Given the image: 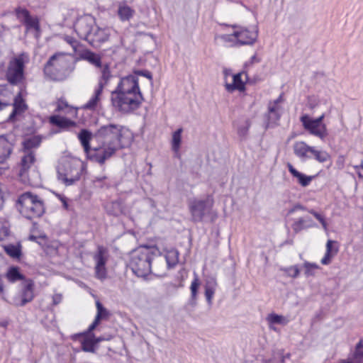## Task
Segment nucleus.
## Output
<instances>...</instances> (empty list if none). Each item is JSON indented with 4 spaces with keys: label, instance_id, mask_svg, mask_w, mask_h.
Returning <instances> with one entry per match:
<instances>
[{
    "label": "nucleus",
    "instance_id": "1",
    "mask_svg": "<svg viewBox=\"0 0 363 363\" xmlns=\"http://www.w3.org/2000/svg\"><path fill=\"white\" fill-rule=\"evenodd\" d=\"M133 138L131 131L125 126L114 123L101 125L94 133V139L99 143L100 151V156H95L98 163L104 164L118 150L128 147Z\"/></svg>",
    "mask_w": 363,
    "mask_h": 363
},
{
    "label": "nucleus",
    "instance_id": "2",
    "mask_svg": "<svg viewBox=\"0 0 363 363\" xmlns=\"http://www.w3.org/2000/svg\"><path fill=\"white\" fill-rule=\"evenodd\" d=\"M111 94L113 106L123 113L137 110L145 100L139 86L138 77L131 74L122 77Z\"/></svg>",
    "mask_w": 363,
    "mask_h": 363
},
{
    "label": "nucleus",
    "instance_id": "3",
    "mask_svg": "<svg viewBox=\"0 0 363 363\" xmlns=\"http://www.w3.org/2000/svg\"><path fill=\"white\" fill-rule=\"evenodd\" d=\"M156 257L155 249L147 245H142L131 252L128 266L133 273L138 277H146L150 274L156 277H164L165 269L160 272L152 263Z\"/></svg>",
    "mask_w": 363,
    "mask_h": 363
},
{
    "label": "nucleus",
    "instance_id": "4",
    "mask_svg": "<svg viewBox=\"0 0 363 363\" xmlns=\"http://www.w3.org/2000/svg\"><path fill=\"white\" fill-rule=\"evenodd\" d=\"M75 68L72 56L63 52L52 55L45 64L43 74L45 79L60 82L66 79Z\"/></svg>",
    "mask_w": 363,
    "mask_h": 363
},
{
    "label": "nucleus",
    "instance_id": "5",
    "mask_svg": "<svg viewBox=\"0 0 363 363\" xmlns=\"http://www.w3.org/2000/svg\"><path fill=\"white\" fill-rule=\"evenodd\" d=\"M16 205L21 214L28 220L40 218L45 211L43 201L30 191L21 194Z\"/></svg>",
    "mask_w": 363,
    "mask_h": 363
},
{
    "label": "nucleus",
    "instance_id": "6",
    "mask_svg": "<svg viewBox=\"0 0 363 363\" xmlns=\"http://www.w3.org/2000/svg\"><path fill=\"white\" fill-rule=\"evenodd\" d=\"M82 170L79 161L64 160L57 167V179L67 186L73 185L79 180Z\"/></svg>",
    "mask_w": 363,
    "mask_h": 363
},
{
    "label": "nucleus",
    "instance_id": "7",
    "mask_svg": "<svg viewBox=\"0 0 363 363\" xmlns=\"http://www.w3.org/2000/svg\"><path fill=\"white\" fill-rule=\"evenodd\" d=\"M213 199L212 196L207 195L205 199L194 198L188 201V208L193 223H202L212 212Z\"/></svg>",
    "mask_w": 363,
    "mask_h": 363
},
{
    "label": "nucleus",
    "instance_id": "8",
    "mask_svg": "<svg viewBox=\"0 0 363 363\" xmlns=\"http://www.w3.org/2000/svg\"><path fill=\"white\" fill-rule=\"evenodd\" d=\"M24 53L14 57L10 61L6 72V79L9 85L16 86L21 84L25 78Z\"/></svg>",
    "mask_w": 363,
    "mask_h": 363
},
{
    "label": "nucleus",
    "instance_id": "9",
    "mask_svg": "<svg viewBox=\"0 0 363 363\" xmlns=\"http://www.w3.org/2000/svg\"><path fill=\"white\" fill-rule=\"evenodd\" d=\"M14 14L16 18L25 26L26 32L33 30L36 38L40 35V23L37 16H33L26 8L21 6H17L14 9Z\"/></svg>",
    "mask_w": 363,
    "mask_h": 363
},
{
    "label": "nucleus",
    "instance_id": "10",
    "mask_svg": "<svg viewBox=\"0 0 363 363\" xmlns=\"http://www.w3.org/2000/svg\"><path fill=\"white\" fill-rule=\"evenodd\" d=\"M77 138L81 143V145L84 148L87 158L90 161L98 162V159L95 158V156H100L99 146L91 148L90 145L91 140H95L94 133H92L88 129L83 128L79 132Z\"/></svg>",
    "mask_w": 363,
    "mask_h": 363
},
{
    "label": "nucleus",
    "instance_id": "11",
    "mask_svg": "<svg viewBox=\"0 0 363 363\" xmlns=\"http://www.w3.org/2000/svg\"><path fill=\"white\" fill-rule=\"evenodd\" d=\"M95 261V277L100 279L104 280L107 277V271L106 264L108 259V250L103 245H98L97 251L93 257Z\"/></svg>",
    "mask_w": 363,
    "mask_h": 363
},
{
    "label": "nucleus",
    "instance_id": "12",
    "mask_svg": "<svg viewBox=\"0 0 363 363\" xmlns=\"http://www.w3.org/2000/svg\"><path fill=\"white\" fill-rule=\"evenodd\" d=\"M300 121L303 128L311 135L316 136L324 140L328 136V130L326 125H320L313 118L308 114H303L300 117Z\"/></svg>",
    "mask_w": 363,
    "mask_h": 363
},
{
    "label": "nucleus",
    "instance_id": "13",
    "mask_svg": "<svg viewBox=\"0 0 363 363\" xmlns=\"http://www.w3.org/2000/svg\"><path fill=\"white\" fill-rule=\"evenodd\" d=\"M95 24V18L90 14H85L77 18L74 29L81 39L86 40Z\"/></svg>",
    "mask_w": 363,
    "mask_h": 363
},
{
    "label": "nucleus",
    "instance_id": "14",
    "mask_svg": "<svg viewBox=\"0 0 363 363\" xmlns=\"http://www.w3.org/2000/svg\"><path fill=\"white\" fill-rule=\"evenodd\" d=\"M109 36L110 33L108 28H100L96 23L86 39V41L92 47L97 48H99L102 43L106 42Z\"/></svg>",
    "mask_w": 363,
    "mask_h": 363
},
{
    "label": "nucleus",
    "instance_id": "15",
    "mask_svg": "<svg viewBox=\"0 0 363 363\" xmlns=\"http://www.w3.org/2000/svg\"><path fill=\"white\" fill-rule=\"evenodd\" d=\"M34 282L31 279H26L19 297H14L13 303L16 307H22L30 303L34 298Z\"/></svg>",
    "mask_w": 363,
    "mask_h": 363
},
{
    "label": "nucleus",
    "instance_id": "16",
    "mask_svg": "<svg viewBox=\"0 0 363 363\" xmlns=\"http://www.w3.org/2000/svg\"><path fill=\"white\" fill-rule=\"evenodd\" d=\"M233 35L236 39V45H253L257 40L258 30L255 27L252 30L241 28L239 30L234 31Z\"/></svg>",
    "mask_w": 363,
    "mask_h": 363
},
{
    "label": "nucleus",
    "instance_id": "17",
    "mask_svg": "<svg viewBox=\"0 0 363 363\" xmlns=\"http://www.w3.org/2000/svg\"><path fill=\"white\" fill-rule=\"evenodd\" d=\"M249 80L247 71H242L233 74V82H225V88L229 93H233L235 91L242 92L246 89V83Z\"/></svg>",
    "mask_w": 363,
    "mask_h": 363
},
{
    "label": "nucleus",
    "instance_id": "18",
    "mask_svg": "<svg viewBox=\"0 0 363 363\" xmlns=\"http://www.w3.org/2000/svg\"><path fill=\"white\" fill-rule=\"evenodd\" d=\"M13 106V111L10 113L8 121L14 122L18 115L23 113L28 110V106L23 99L21 91H19L14 97Z\"/></svg>",
    "mask_w": 363,
    "mask_h": 363
},
{
    "label": "nucleus",
    "instance_id": "19",
    "mask_svg": "<svg viewBox=\"0 0 363 363\" xmlns=\"http://www.w3.org/2000/svg\"><path fill=\"white\" fill-rule=\"evenodd\" d=\"M280 117L281 115L279 113V107L275 105H272L270 103L268 106V112L264 115L265 129L277 126Z\"/></svg>",
    "mask_w": 363,
    "mask_h": 363
},
{
    "label": "nucleus",
    "instance_id": "20",
    "mask_svg": "<svg viewBox=\"0 0 363 363\" xmlns=\"http://www.w3.org/2000/svg\"><path fill=\"white\" fill-rule=\"evenodd\" d=\"M311 148L312 146L303 141H296L293 145L294 155L302 161L312 159V155H310Z\"/></svg>",
    "mask_w": 363,
    "mask_h": 363
},
{
    "label": "nucleus",
    "instance_id": "21",
    "mask_svg": "<svg viewBox=\"0 0 363 363\" xmlns=\"http://www.w3.org/2000/svg\"><path fill=\"white\" fill-rule=\"evenodd\" d=\"M13 144L6 135H0V164L4 163L13 151Z\"/></svg>",
    "mask_w": 363,
    "mask_h": 363
},
{
    "label": "nucleus",
    "instance_id": "22",
    "mask_svg": "<svg viewBox=\"0 0 363 363\" xmlns=\"http://www.w3.org/2000/svg\"><path fill=\"white\" fill-rule=\"evenodd\" d=\"M316 225L311 216H306L296 219L291 225L294 234H298L301 231L313 228Z\"/></svg>",
    "mask_w": 363,
    "mask_h": 363
},
{
    "label": "nucleus",
    "instance_id": "23",
    "mask_svg": "<svg viewBox=\"0 0 363 363\" xmlns=\"http://www.w3.org/2000/svg\"><path fill=\"white\" fill-rule=\"evenodd\" d=\"M50 124L58 127L62 130H67L69 128L75 127L77 123L67 117L60 115H52L49 118Z\"/></svg>",
    "mask_w": 363,
    "mask_h": 363
},
{
    "label": "nucleus",
    "instance_id": "24",
    "mask_svg": "<svg viewBox=\"0 0 363 363\" xmlns=\"http://www.w3.org/2000/svg\"><path fill=\"white\" fill-rule=\"evenodd\" d=\"M104 88V83L101 82L98 83L97 87L94 90V93L91 99L83 106V108L89 111H94L101 99V96Z\"/></svg>",
    "mask_w": 363,
    "mask_h": 363
},
{
    "label": "nucleus",
    "instance_id": "25",
    "mask_svg": "<svg viewBox=\"0 0 363 363\" xmlns=\"http://www.w3.org/2000/svg\"><path fill=\"white\" fill-rule=\"evenodd\" d=\"M43 137L35 135L25 138L22 142V150L23 152H33V149L38 148L42 143Z\"/></svg>",
    "mask_w": 363,
    "mask_h": 363
},
{
    "label": "nucleus",
    "instance_id": "26",
    "mask_svg": "<svg viewBox=\"0 0 363 363\" xmlns=\"http://www.w3.org/2000/svg\"><path fill=\"white\" fill-rule=\"evenodd\" d=\"M287 167L291 174L296 178L298 184L303 187L308 186L314 178V176H308L300 172L290 163H288Z\"/></svg>",
    "mask_w": 363,
    "mask_h": 363
},
{
    "label": "nucleus",
    "instance_id": "27",
    "mask_svg": "<svg viewBox=\"0 0 363 363\" xmlns=\"http://www.w3.org/2000/svg\"><path fill=\"white\" fill-rule=\"evenodd\" d=\"M79 341L81 344V350L85 352H96L98 347H96L91 335L84 334L80 335V337L77 340Z\"/></svg>",
    "mask_w": 363,
    "mask_h": 363
},
{
    "label": "nucleus",
    "instance_id": "28",
    "mask_svg": "<svg viewBox=\"0 0 363 363\" xmlns=\"http://www.w3.org/2000/svg\"><path fill=\"white\" fill-rule=\"evenodd\" d=\"M340 363H363V340L356 344L352 357L341 359Z\"/></svg>",
    "mask_w": 363,
    "mask_h": 363
},
{
    "label": "nucleus",
    "instance_id": "29",
    "mask_svg": "<svg viewBox=\"0 0 363 363\" xmlns=\"http://www.w3.org/2000/svg\"><path fill=\"white\" fill-rule=\"evenodd\" d=\"M82 60L89 62L90 64L94 65L98 68L102 67L101 57L100 55L92 52L89 50H85L79 55Z\"/></svg>",
    "mask_w": 363,
    "mask_h": 363
},
{
    "label": "nucleus",
    "instance_id": "30",
    "mask_svg": "<svg viewBox=\"0 0 363 363\" xmlns=\"http://www.w3.org/2000/svg\"><path fill=\"white\" fill-rule=\"evenodd\" d=\"M24 153L25 155L22 157L21 160V176H24L31 165L35 162V155L34 152Z\"/></svg>",
    "mask_w": 363,
    "mask_h": 363
},
{
    "label": "nucleus",
    "instance_id": "31",
    "mask_svg": "<svg viewBox=\"0 0 363 363\" xmlns=\"http://www.w3.org/2000/svg\"><path fill=\"white\" fill-rule=\"evenodd\" d=\"M5 252L11 258L19 259L22 256V245L20 242L4 246Z\"/></svg>",
    "mask_w": 363,
    "mask_h": 363
},
{
    "label": "nucleus",
    "instance_id": "32",
    "mask_svg": "<svg viewBox=\"0 0 363 363\" xmlns=\"http://www.w3.org/2000/svg\"><path fill=\"white\" fill-rule=\"evenodd\" d=\"M5 276L8 281L11 283L20 280H26L25 276L20 272V268L17 266L9 267Z\"/></svg>",
    "mask_w": 363,
    "mask_h": 363
},
{
    "label": "nucleus",
    "instance_id": "33",
    "mask_svg": "<svg viewBox=\"0 0 363 363\" xmlns=\"http://www.w3.org/2000/svg\"><path fill=\"white\" fill-rule=\"evenodd\" d=\"M179 255V251L176 249H172L167 252L164 256V261L167 269H173L177 264Z\"/></svg>",
    "mask_w": 363,
    "mask_h": 363
},
{
    "label": "nucleus",
    "instance_id": "34",
    "mask_svg": "<svg viewBox=\"0 0 363 363\" xmlns=\"http://www.w3.org/2000/svg\"><path fill=\"white\" fill-rule=\"evenodd\" d=\"M106 209L108 214L116 217L123 213L122 203L118 200L113 201L111 203H107Z\"/></svg>",
    "mask_w": 363,
    "mask_h": 363
},
{
    "label": "nucleus",
    "instance_id": "35",
    "mask_svg": "<svg viewBox=\"0 0 363 363\" xmlns=\"http://www.w3.org/2000/svg\"><path fill=\"white\" fill-rule=\"evenodd\" d=\"M251 125L252 121L250 119L247 118L242 123H240L238 125L237 133L240 140H243L247 138Z\"/></svg>",
    "mask_w": 363,
    "mask_h": 363
},
{
    "label": "nucleus",
    "instance_id": "36",
    "mask_svg": "<svg viewBox=\"0 0 363 363\" xmlns=\"http://www.w3.org/2000/svg\"><path fill=\"white\" fill-rule=\"evenodd\" d=\"M310 155L312 158L315 159L320 163H323L330 160V155L325 150H316L315 147L312 146Z\"/></svg>",
    "mask_w": 363,
    "mask_h": 363
},
{
    "label": "nucleus",
    "instance_id": "37",
    "mask_svg": "<svg viewBox=\"0 0 363 363\" xmlns=\"http://www.w3.org/2000/svg\"><path fill=\"white\" fill-rule=\"evenodd\" d=\"M201 282L198 278V276L195 274V277L191 281V286H190V291H191V297H190V303L191 305L196 304V301L197 299V295L199 292V289L200 286Z\"/></svg>",
    "mask_w": 363,
    "mask_h": 363
},
{
    "label": "nucleus",
    "instance_id": "38",
    "mask_svg": "<svg viewBox=\"0 0 363 363\" xmlns=\"http://www.w3.org/2000/svg\"><path fill=\"white\" fill-rule=\"evenodd\" d=\"M134 11L128 6H120L118 15L123 21H129L133 16Z\"/></svg>",
    "mask_w": 363,
    "mask_h": 363
},
{
    "label": "nucleus",
    "instance_id": "39",
    "mask_svg": "<svg viewBox=\"0 0 363 363\" xmlns=\"http://www.w3.org/2000/svg\"><path fill=\"white\" fill-rule=\"evenodd\" d=\"M182 128H178L176 130L173 134H172V150L174 152H177L181 146L182 143Z\"/></svg>",
    "mask_w": 363,
    "mask_h": 363
},
{
    "label": "nucleus",
    "instance_id": "40",
    "mask_svg": "<svg viewBox=\"0 0 363 363\" xmlns=\"http://www.w3.org/2000/svg\"><path fill=\"white\" fill-rule=\"evenodd\" d=\"M267 320L271 324L286 325L288 321L286 318L277 313H270L267 316Z\"/></svg>",
    "mask_w": 363,
    "mask_h": 363
},
{
    "label": "nucleus",
    "instance_id": "41",
    "mask_svg": "<svg viewBox=\"0 0 363 363\" xmlns=\"http://www.w3.org/2000/svg\"><path fill=\"white\" fill-rule=\"evenodd\" d=\"M107 179L108 178L106 175L96 176L92 179V184L95 187L107 189L109 187Z\"/></svg>",
    "mask_w": 363,
    "mask_h": 363
},
{
    "label": "nucleus",
    "instance_id": "42",
    "mask_svg": "<svg viewBox=\"0 0 363 363\" xmlns=\"http://www.w3.org/2000/svg\"><path fill=\"white\" fill-rule=\"evenodd\" d=\"M281 270L284 272L288 277L293 279L297 278L300 274V269L297 264L282 268Z\"/></svg>",
    "mask_w": 363,
    "mask_h": 363
},
{
    "label": "nucleus",
    "instance_id": "43",
    "mask_svg": "<svg viewBox=\"0 0 363 363\" xmlns=\"http://www.w3.org/2000/svg\"><path fill=\"white\" fill-rule=\"evenodd\" d=\"M303 267L305 268L304 274L306 277L314 276V270L319 269V266L317 264L311 263L308 261H305Z\"/></svg>",
    "mask_w": 363,
    "mask_h": 363
},
{
    "label": "nucleus",
    "instance_id": "44",
    "mask_svg": "<svg viewBox=\"0 0 363 363\" xmlns=\"http://www.w3.org/2000/svg\"><path fill=\"white\" fill-rule=\"evenodd\" d=\"M98 325H99V324L96 323V321H93L92 323L89 326V328H87L86 330L72 335L71 336V339L73 341H77L80 337V335H84V334L91 335V333H94L93 331L96 328V327Z\"/></svg>",
    "mask_w": 363,
    "mask_h": 363
},
{
    "label": "nucleus",
    "instance_id": "45",
    "mask_svg": "<svg viewBox=\"0 0 363 363\" xmlns=\"http://www.w3.org/2000/svg\"><path fill=\"white\" fill-rule=\"evenodd\" d=\"M131 75H135L137 77L138 76L144 77L150 80V83L153 82V76L150 71L147 69H133V74Z\"/></svg>",
    "mask_w": 363,
    "mask_h": 363
},
{
    "label": "nucleus",
    "instance_id": "46",
    "mask_svg": "<svg viewBox=\"0 0 363 363\" xmlns=\"http://www.w3.org/2000/svg\"><path fill=\"white\" fill-rule=\"evenodd\" d=\"M101 70V77H100L99 82H103L104 83V86L108 82V79L111 77V72L109 69V66L106 64L104 66L102 65Z\"/></svg>",
    "mask_w": 363,
    "mask_h": 363
},
{
    "label": "nucleus",
    "instance_id": "47",
    "mask_svg": "<svg viewBox=\"0 0 363 363\" xmlns=\"http://www.w3.org/2000/svg\"><path fill=\"white\" fill-rule=\"evenodd\" d=\"M9 225L7 222H0V241L4 240L9 235Z\"/></svg>",
    "mask_w": 363,
    "mask_h": 363
},
{
    "label": "nucleus",
    "instance_id": "48",
    "mask_svg": "<svg viewBox=\"0 0 363 363\" xmlns=\"http://www.w3.org/2000/svg\"><path fill=\"white\" fill-rule=\"evenodd\" d=\"M96 306L97 309V315L101 316L103 319H106L109 315L108 311L103 306L100 301H96Z\"/></svg>",
    "mask_w": 363,
    "mask_h": 363
},
{
    "label": "nucleus",
    "instance_id": "49",
    "mask_svg": "<svg viewBox=\"0 0 363 363\" xmlns=\"http://www.w3.org/2000/svg\"><path fill=\"white\" fill-rule=\"evenodd\" d=\"M308 212L309 213H311V215H313L320 223V224L322 225V226L324 229H327V227H328L327 222H326L325 218L320 213H318L317 211H315L313 209H309V210H308Z\"/></svg>",
    "mask_w": 363,
    "mask_h": 363
},
{
    "label": "nucleus",
    "instance_id": "50",
    "mask_svg": "<svg viewBox=\"0 0 363 363\" xmlns=\"http://www.w3.org/2000/svg\"><path fill=\"white\" fill-rule=\"evenodd\" d=\"M11 92L9 84H0V99H5V98L9 97Z\"/></svg>",
    "mask_w": 363,
    "mask_h": 363
},
{
    "label": "nucleus",
    "instance_id": "51",
    "mask_svg": "<svg viewBox=\"0 0 363 363\" xmlns=\"http://www.w3.org/2000/svg\"><path fill=\"white\" fill-rule=\"evenodd\" d=\"M337 252L338 248L335 249L333 253H329L325 252L324 257L321 259V264L323 265L329 264L331 262L333 256L336 255Z\"/></svg>",
    "mask_w": 363,
    "mask_h": 363
},
{
    "label": "nucleus",
    "instance_id": "52",
    "mask_svg": "<svg viewBox=\"0 0 363 363\" xmlns=\"http://www.w3.org/2000/svg\"><path fill=\"white\" fill-rule=\"evenodd\" d=\"M64 40L67 43L72 46L74 52L77 51V48L79 45V42L77 40L69 35H65L64 37Z\"/></svg>",
    "mask_w": 363,
    "mask_h": 363
},
{
    "label": "nucleus",
    "instance_id": "53",
    "mask_svg": "<svg viewBox=\"0 0 363 363\" xmlns=\"http://www.w3.org/2000/svg\"><path fill=\"white\" fill-rule=\"evenodd\" d=\"M215 291L214 289L211 286H206L205 289V296L206 298V301L209 305L211 304L212 298L213 297Z\"/></svg>",
    "mask_w": 363,
    "mask_h": 363
},
{
    "label": "nucleus",
    "instance_id": "54",
    "mask_svg": "<svg viewBox=\"0 0 363 363\" xmlns=\"http://www.w3.org/2000/svg\"><path fill=\"white\" fill-rule=\"evenodd\" d=\"M298 210L308 211V209H307V208L306 206H304L300 203H296L292 208L289 209L288 215L293 214L294 213H295L296 211H298Z\"/></svg>",
    "mask_w": 363,
    "mask_h": 363
},
{
    "label": "nucleus",
    "instance_id": "55",
    "mask_svg": "<svg viewBox=\"0 0 363 363\" xmlns=\"http://www.w3.org/2000/svg\"><path fill=\"white\" fill-rule=\"evenodd\" d=\"M69 106L68 103L66 101L60 100L57 103L56 111L60 112V111H65L66 108H67Z\"/></svg>",
    "mask_w": 363,
    "mask_h": 363
},
{
    "label": "nucleus",
    "instance_id": "56",
    "mask_svg": "<svg viewBox=\"0 0 363 363\" xmlns=\"http://www.w3.org/2000/svg\"><path fill=\"white\" fill-rule=\"evenodd\" d=\"M56 196L58 199L62 202V206L65 209L67 210L69 208V203L67 201V198L63 194H56Z\"/></svg>",
    "mask_w": 363,
    "mask_h": 363
},
{
    "label": "nucleus",
    "instance_id": "57",
    "mask_svg": "<svg viewBox=\"0 0 363 363\" xmlns=\"http://www.w3.org/2000/svg\"><path fill=\"white\" fill-rule=\"evenodd\" d=\"M220 38L222 39L224 42L227 43H233L235 38L233 34H223L220 36Z\"/></svg>",
    "mask_w": 363,
    "mask_h": 363
},
{
    "label": "nucleus",
    "instance_id": "58",
    "mask_svg": "<svg viewBox=\"0 0 363 363\" xmlns=\"http://www.w3.org/2000/svg\"><path fill=\"white\" fill-rule=\"evenodd\" d=\"M259 60L257 58V55H252L249 61L246 62L244 65L245 69H247L248 67L252 65L255 62H259Z\"/></svg>",
    "mask_w": 363,
    "mask_h": 363
},
{
    "label": "nucleus",
    "instance_id": "59",
    "mask_svg": "<svg viewBox=\"0 0 363 363\" xmlns=\"http://www.w3.org/2000/svg\"><path fill=\"white\" fill-rule=\"evenodd\" d=\"M45 238H46L45 235L35 236V235H30L28 237V240H30V241H33V242H37V243H38L39 245H41L42 243L40 241V240H44Z\"/></svg>",
    "mask_w": 363,
    "mask_h": 363
},
{
    "label": "nucleus",
    "instance_id": "60",
    "mask_svg": "<svg viewBox=\"0 0 363 363\" xmlns=\"http://www.w3.org/2000/svg\"><path fill=\"white\" fill-rule=\"evenodd\" d=\"M91 337L96 345V347H98V345L102 342V341H108V338H104V335H101V336H99V337H96L94 333H91Z\"/></svg>",
    "mask_w": 363,
    "mask_h": 363
},
{
    "label": "nucleus",
    "instance_id": "61",
    "mask_svg": "<svg viewBox=\"0 0 363 363\" xmlns=\"http://www.w3.org/2000/svg\"><path fill=\"white\" fill-rule=\"evenodd\" d=\"M336 243L335 241L334 240H328L327 243H326V252H329V253H333L334 252V250L335 248H333V245Z\"/></svg>",
    "mask_w": 363,
    "mask_h": 363
},
{
    "label": "nucleus",
    "instance_id": "62",
    "mask_svg": "<svg viewBox=\"0 0 363 363\" xmlns=\"http://www.w3.org/2000/svg\"><path fill=\"white\" fill-rule=\"evenodd\" d=\"M65 113L70 116L77 117V108L69 106L67 108L65 109Z\"/></svg>",
    "mask_w": 363,
    "mask_h": 363
},
{
    "label": "nucleus",
    "instance_id": "63",
    "mask_svg": "<svg viewBox=\"0 0 363 363\" xmlns=\"http://www.w3.org/2000/svg\"><path fill=\"white\" fill-rule=\"evenodd\" d=\"M62 300V296L60 294H56L52 296V304L56 306L61 303Z\"/></svg>",
    "mask_w": 363,
    "mask_h": 363
},
{
    "label": "nucleus",
    "instance_id": "64",
    "mask_svg": "<svg viewBox=\"0 0 363 363\" xmlns=\"http://www.w3.org/2000/svg\"><path fill=\"white\" fill-rule=\"evenodd\" d=\"M10 105L11 104L5 99H0V111H3Z\"/></svg>",
    "mask_w": 363,
    "mask_h": 363
}]
</instances>
